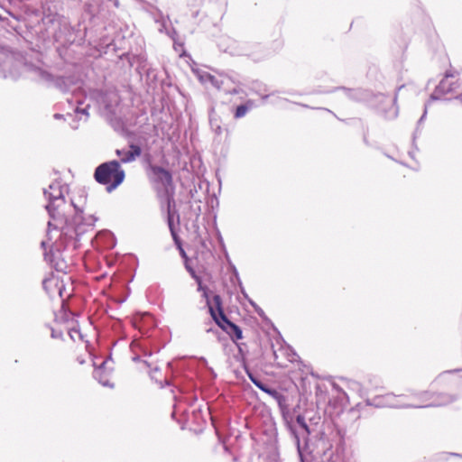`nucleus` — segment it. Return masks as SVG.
<instances>
[{"label": "nucleus", "mask_w": 462, "mask_h": 462, "mask_svg": "<svg viewBox=\"0 0 462 462\" xmlns=\"http://www.w3.org/2000/svg\"><path fill=\"white\" fill-rule=\"evenodd\" d=\"M69 335L73 341L83 340V335L80 330L76 328H72L69 330Z\"/></svg>", "instance_id": "f3484780"}, {"label": "nucleus", "mask_w": 462, "mask_h": 462, "mask_svg": "<svg viewBox=\"0 0 462 462\" xmlns=\"http://www.w3.org/2000/svg\"><path fill=\"white\" fill-rule=\"evenodd\" d=\"M201 81H209L213 86H215L217 88L220 89L223 84L222 80L217 79L214 76L206 73L205 75L200 76Z\"/></svg>", "instance_id": "4468645a"}, {"label": "nucleus", "mask_w": 462, "mask_h": 462, "mask_svg": "<svg viewBox=\"0 0 462 462\" xmlns=\"http://www.w3.org/2000/svg\"><path fill=\"white\" fill-rule=\"evenodd\" d=\"M117 156L120 157V161L123 163L134 162L142 153L141 147L136 144H131L129 149H117L116 151Z\"/></svg>", "instance_id": "1a4fd4ad"}, {"label": "nucleus", "mask_w": 462, "mask_h": 462, "mask_svg": "<svg viewBox=\"0 0 462 462\" xmlns=\"http://www.w3.org/2000/svg\"><path fill=\"white\" fill-rule=\"evenodd\" d=\"M230 94H238L239 91L236 88H233L232 90L228 91Z\"/></svg>", "instance_id": "5701e85b"}, {"label": "nucleus", "mask_w": 462, "mask_h": 462, "mask_svg": "<svg viewBox=\"0 0 462 462\" xmlns=\"http://www.w3.org/2000/svg\"><path fill=\"white\" fill-rule=\"evenodd\" d=\"M249 377H250L251 381L254 383V385H256L262 391H263L269 394H272V395L277 394V393L274 390H271V389L267 388L260 381L254 379L251 374H249Z\"/></svg>", "instance_id": "2eb2a0df"}, {"label": "nucleus", "mask_w": 462, "mask_h": 462, "mask_svg": "<svg viewBox=\"0 0 462 462\" xmlns=\"http://www.w3.org/2000/svg\"><path fill=\"white\" fill-rule=\"evenodd\" d=\"M66 193L68 186L60 180H54L43 189L47 199L45 208L51 219L48 222V241H42V246L44 249L50 247V251L44 253V258L59 272H63L66 267L60 260L61 248H65L69 241L79 240L80 236L92 230L97 220L94 215L84 213V194L80 195L79 201L71 199L67 202Z\"/></svg>", "instance_id": "f257e3e1"}, {"label": "nucleus", "mask_w": 462, "mask_h": 462, "mask_svg": "<svg viewBox=\"0 0 462 462\" xmlns=\"http://www.w3.org/2000/svg\"><path fill=\"white\" fill-rule=\"evenodd\" d=\"M451 455L454 456V457H462V455L457 454V453H451Z\"/></svg>", "instance_id": "b1692460"}, {"label": "nucleus", "mask_w": 462, "mask_h": 462, "mask_svg": "<svg viewBox=\"0 0 462 462\" xmlns=\"http://www.w3.org/2000/svg\"><path fill=\"white\" fill-rule=\"evenodd\" d=\"M252 106H253V102L252 101H248L245 105L238 106L236 107V113H235V117L236 118H241V117L245 116L246 115V113L248 112V110Z\"/></svg>", "instance_id": "ddd939ff"}, {"label": "nucleus", "mask_w": 462, "mask_h": 462, "mask_svg": "<svg viewBox=\"0 0 462 462\" xmlns=\"http://www.w3.org/2000/svg\"><path fill=\"white\" fill-rule=\"evenodd\" d=\"M72 128H74V129L78 128V125H72Z\"/></svg>", "instance_id": "a878e982"}, {"label": "nucleus", "mask_w": 462, "mask_h": 462, "mask_svg": "<svg viewBox=\"0 0 462 462\" xmlns=\"http://www.w3.org/2000/svg\"><path fill=\"white\" fill-rule=\"evenodd\" d=\"M51 283H57V280L55 278L45 279L42 282L43 288L48 291V286Z\"/></svg>", "instance_id": "6ab92c4d"}, {"label": "nucleus", "mask_w": 462, "mask_h": 462, "mask_svg": "<svg viewBox=\"0 0 462 462\" xmlns=\"http://www.w3.org/2000/svg\"><path fill=\"white\" fill-rule=\"evenodd\" d=\"M396 101V97L393 99H391V102L393 104V111L391 115L389 116L390 118H395L398 115V109L394 106V103Z\"/></svg>", "instance_id": "aec40b11"}, {"label": "nucleus", "mask_w": 462, "mask_h": 462, "mask_svg": "<svg viewBox=\"0 0 462 462\" xmlns=\"http://www.w3.org/2000/svg\"><path fill=\"white\" fill-rule=\"evenodd\" d=\"M197 281L199 282V291H203V297L207 299V304L208 306V310L210 312L211 317L215 320V322L225 331H226L232 337L234 341L241 339L243 337L242 330L241 328L236 326L235 323L228 320L226 314L224 313L221 304V297L219 295H215L213 297L214 303L217 307V313L214 310V308L210 305L209 300H208V294L207 288H204L201 284V282L199 278H197Z\"/></svg>", "instance_id": "20e7f679"}, {"label": "nucleus", "mask_w": 462, "mask_h": 462, "mask_svg": "<svg viewBox=\"0 0 462 462\" xmlns=\"http://www.w3.org/2000/svg\"><path fill=\"white\" fill-rule=\"evenodd\" d=\"M60 116H60V115H59V114H56V115L54 116V117H55V118H60Z\"/></svg>", "instance_id": "393cba45"}, {"label": "nucleus", "mask_w": 462, "mask_h": 462, "mask_svg": "<svg viewBox=\"0 0 462 462\" xmlns=\"http://www.w3.org/2000/svg\"><path fill=\"white\" fill-rule=\"evenodd\" d=\"M36 73L39 79L46 83L53 84L56 88L60 89L62 92L69 90V83H71V79L68 78H54L51 73L43 69H37Z\"/></svg>", "instance_id": "0eeeda50"}, {"label": "nucleus", "mask_w": 462, "mask_h": 462, "mask_svg": "<svg viewBox=\"0 0 462 462\" xmlns=\"http://www.w3.org/2000/svg\"><path fill=\"white\" fill-rule=\"evenodd\" d=\"M95 179L98 183L107 185L106 189L112 191L125 180V171L119 162L114 160L100 164L95 171Z\"/></svg>", "instance_id": "39448f33"}, {"label": "nucleus", "mask_w": 462, "mask_h": 462, "mask_svg": "<svg viewBox=\"0 0 462 462\" xmlns=\"http://www.w3.org/2000/svg\"><path fill=\"white\" fill-rule=\"evenodd\" d=\"M95 101L97 106L103 107L108 113H115V107L119 103V97L116 92L109 91L103 93L94 90L89 93V97L84 96L80 90H73L71 98H68V102L74 107L76 116H85V120L88 117V108L90 102Z\"/></svg>", "instance_id": "7ed1b4c3"}, {"label": "nucleus", "mask_w": 462, "mask_h": 462, "mask_svg": "<svg viewBox=\"0 0 462 462\" xmlns=\"http://www.w3.org/2000/svg\"><path fill=\"white\" fill-rule=\"evenodd\" d=\"M152 172L153 174L155 181L161 183L165 189L164 197L168 207V225L173 240L175 241L176 244H179V237L174 231L173 220L171 215V203H174L172 194H170V189H172V177L168 171L159 166H152Z\"/></svg>", "instance_id": "423d86ee"}, {"label": "nucleus", "mask_w": 462, "mask_h": 462, "mask_svg": "<svg viewBox=\"0 0 462 462\" xmlns=\"http://www.w3.org/2000/svg\"><path fill=\"white\" fill-rule=\"evenodd\" d=\"M290 430H291V434L293 435L294 441L297 445V449H298L300 462H307V458H306V457L301 449V447H300V437L298 436L297 432L293 430V428L291 426H290Z\"/></svg>", "instance_id": "f8f14e48"}, {"label": "nucleus", "mask_w": 462, "mask_h": 462, "mask_svg": "<svg viewBox=\"0 0 462 462\" xmlns=\"http://www.w3.org/2000/svg\"><path fill=\"white\" fill-rule=\"evenodd\" d=\"M209 123H210V126L212 128V130L217 134H220L222 133V128H221V125L219 124V120L216 117H210V120H209Z\"/></svg>", "instance_id": "dca6fc26"}, {"label": "nucleus", "mask_w": 462, "mask_h": 462, "mask_svg": "<svg viewBox=\"0 0 462 462\" xmlns=\"http://www.w3.org/2000/svg\"><path fill=\"white\" fill-rule=\"evenodd\" d=\"M321 451V462H340V457L333 449V445L328 439H321L319 443Z\"/></svg>", "instance_id": "6e6552de"}, {"label": "nucleus", "mask_w": 462, "mask_h": 462, "mask_svg": "<svg viewBox=\"0 0 462 462\" xmlns=\"http://www.w3.org/2000/svg\"><path fill=\"white\" fill-rule=\"evenodd\" d=\"M426 114H427V110L425 109V111H424L423 115L421 116V117H420V120H419V124H420V123L423 121V119H424V118H425V116H426Z\"/></svg>", "instance_id": "4be33fe9"}, {"label": "nucleus", "mask_w": 462, "mask_h": 462, "mask_svg": "<svg viewBox=\"0 0 462 462\" xmlns=\"http://www.w3.org/2000/svg\"><path fill=\"white\" fill-rule=\"evenodd\" d=\"M51 337H53V338H61L62 337V333L56 331L55 329H52V331H51Z\"/></svg>", "instance_id": "412c9836"}, {"label": "nucleus", "mask_w": 462, "mask_h": 462, "mask_svg": "<svg viewBox=\"0 0 462 462\" xmlns=\"http://www.w3.org/2000/svg\"><path fill=\"white\" fill-rule=\"evenodd\" d=\"M106 362H103L101 366L97 368L94 371V377L103 385V386H110L113 385L109 383L108 374H106L104 367H105Z\"/></svg>", "instance_id": "9d476101"}, {"label": "nucleus", "mask_w": 462, "mask_h": 462, "mask_svg": "<svg viewBox=\"0 0 462 462\" xmlns=\"http://www.w3.org/2000/svg\"><path fill=\"white\" fill-rule=\"evenodd\" d=\"M339 89L344 93V95L346 97H347L350 99L359 101V100H362L364 97V92L359 88L350 89V88H341Z\"/></svg>", "instance_id": "9b49d317"}, {"label": "nucleus", "mask_w": 462, "mask_h": 462, "mask_svg": "<svg viewBox=\"0 0 462 462\" xmlns=\"http://www.w3.org/2000/svg\"><path fill=\"white\" fill-rule=\"evenodd\" d=\"M454 401V398L447 394H437L430 392H412L409 395L396 396L387 393L374 399V403L380 407L391 408H427L446 405Z\"/></svg>", "instance_id": "f03ea898"}, {"label": "nucleus", "mask_w": 462, "mask_h": 462, "mask_svg": "<svg viewBox=\"0 0 462 462\" xmlns=\"http://www.w3.org/2000/svg\"><path fill=\"white\" fill-rule=\"evenodd\" d=\"M296 421L305 430L307 435H309L310 433V428L307 425L305 419L302 415H298L296 418Z\"/></svg>", "instance_id": "a211bd4d"}]
</instances>
